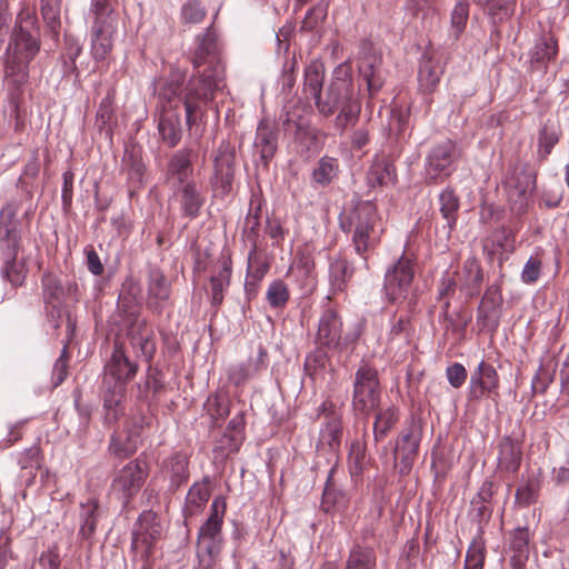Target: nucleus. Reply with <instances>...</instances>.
I'll return each instance as SVG.
<instances>
[{"label": "nucleus", "instance_id": "1", "mask_svg": "<svg viewBox=\"0 0 569 569\" xmlns=\"http://www.w3.org/2000/svg\"><path fill=\"white\" fill-rule=\"evenodd\" d=\"M197 47L191 56L196 72L186 87L182 102L186 109V121L189 128L197 122V112L213 100L217 79L221 71V57L218 37L212 27L196 38Z\"/></svg>", "mask_w": 569, "mask_h": 569}, {"label": "nucleus", "instance_id": "2", "mask_svg": "<svg viewBox=\"0 0 569 569\" xmlns=\"http://www.w3.org/2000/svg\"><path fill=\"white\" fill-rule=\"evenodd\" d=\"M40 50V41L19 24L14 26L4 58V86L9 102L18 110L23 101L24 86L29 80V64Z\"/></svg>", "mask_w": 569, "mask_h": 569}, {"label": "nucleus", "instance_id": "3", "mask_svg": "<svg viewBox=\"0 0 569 569\" xmlns=\"http://www.w3.org/2000/svg\"><path fill=\"white\" fill-rule=\"evenodd\" d=\"M138 370L139 365L129 358L124 343L116 340L112 353L104 365L102 381V400L108 423L116 422L123 415L127 385Z\"/></svg>", "mask_w": 569, "mask_h": 569}, {"label": "nucleus", "instance_id": "4", "mask_svg": "<svg viewBox=\"0 0 569 569\" xmlns=\"http://www.w3.org/2000/svg\"><path fill=\"white\" fill-rule=\"evenodd\" d=\"M339 226L352 234L351 242L361 257L378 247L383 233L377 206L369 200L355 199L347 203L339 216Z\"/></svg>", "mask_w": 569, "mask_h": 569}, {"label": "nucleus", "instance_id": "5", "mask_svg": "<svg viewBox=\"0 0 569 569\" xmlns=\"http://www.w3.org/2000/svg\"><path fill=\"white\" fill-rule=\"evenodd\" d=\"M18 206L6 204L0 212V248L4 260V276L13 286H21L26 274L22 264L17 262L20 249L19 221L16 219Z\"/></svg>", "mask_w": 569, "mask_h": 569}, {"label": "nucleus", "instance_id": "6", "mask_svg": "<svg viewBox=\"0 0 569 569\" xmlns=\"http://www.w3.org/2000/svg\"><path fill=\"white\" fill-rule=\"evenodd\" d=\"M355 97L351 68L347 63L339 64L335 70L326 90L316 97L315 106L325 118L333 116L342 104Z\"/></svg>", "mask_w": 569, "mask_h": 569}, {"label": "nucleus", "instance_id": "7", "mask_svg": "<svg viewBox=\"0 0 569 569\" xmlns=\"http://www.w3.org/2000/svg\"><path fill=\"white\" fill-rule=\"evenodd\" d=\"M355 97L351 68L347 63L339 64L335 70L326 90L316 97L315 106L325 118L333 116L342 104Z\"/></svg>", "mask_w": 569, "mask_h": 569}, {"label": "nucleus", "instance_id": "8", "mask_svg": "<svg viewBox=\"0 0 569 569\" xmlns=\"http://www.w3.org/2000/svg\"><path fill=\"white\" fill-rule=\"evenodd\" d=\"M380 381L375 367L363 363L355 373L352 408L356 412L368 416L380 402Z\"/></svg>", "mask_w": 569, "mask_h": 569}, {"label": "nucleus", "instance_id": "9", "mask_svg": "<svg viewBox=\"0 0 569 569\" xmlns=\"http://www.w3.org/2000/svg\"><path fill=\"white\" fill-rule=\"evenodd\" d=\"M503 186L511 212L518 217L527 213L536 188V174L527 167H516Z\"/></svg>", "mask_w": 569, "mask_h": 569}, {"label": "nucleus", "instance_id": "10", "mask_svg": "<svg viewBox=\"0 0 569 569\" xmlns=\"http://www.w3.org/2000/svg\"><path fill=\"white\" fill-rule=\"evenodd\" d=\"M148 475L147 462L139 459L131 460L114 473L110 493L127 506L141 490Z\"/></svg>", "mask_w": 569, "mask_h": 569}, {"label": "nucleus", "instance_id": "11", "mask_svg": "<svg viewBox=\"0 0 569 569\" xmlns=\"http://www.w3.org/2000/svg\"><path fill=\"white\" fill-rule=\"evenodd\" d=\"M416 259L406 252L385 274V292L390 302H400L408 298L415 279Z\"/></svg>", "mask_w": 569, "mask_h": 569}, {"label": "nucleus", "instance_id": "12", "mask_svg": "<svg viewBox=\"0 0 569 569\" xmlns=\"http://www.w3.org/2000/svg\"><path fill=\"white\" fill-rule=\"evenodd\" d=\"M500 388V378L496 368L481 360L471 372L468 386V400L479 402L485 398H498Z\"/></svg>", "mask_w": 569, "mask_h": 569}, {"label": "nucleus", "instance_id": "13", "mask_svg": "<svg viewBox=\"0 0 569 569\" xmlns=\"http://www.w3.org/2000/svg\"><path fill=\"white\" fill-rule=\"evenodd\" d=\"M343 322L338 311L332 307L323 308L316 335V343L327 350H342L348 337L342 338Z\"/></svg>", "mask_w": 569, "mask_h": 569}, {"label": "nucleus", "instance_id": "14", "mask_svg": "<svg viewBox=\"0 0 569 569\" xmlns=\"http://www.w3.org/2000/svg\"><path fill=\"white\" fill-rule=\"evenodd\" d=\"M455 152L456 143L449 139L431 149L426 164V181L428 184L441 182L451 174Z\"/></svg>", "mask_w": 569, "mask_h": 569}, {"label": "nucleus", "instance_id": "15", "mask_svg": "<svg viewBox=\"0 0 569 569\" xmlns=\"http://www.w3.org/2000/svg\"><path fill=\"white\" fill-rule=\"evenodd\" d=\"M147 518L154 519V515L151 512L144 513L140 517V520L142 521ZM159 537V525H152L149 528H144L141 522L140 528L133 532L131 551L133 553V560H139L142 562V569L151 568L154 546Z\"/></svg>", "mask_w": 569, "mask_h": 569}, {"label": "nucleus", "instance_id": "16", "mask_svg": "<svg viewBox=\"0 0 569 569\" xmlns=\"http://www.w3.org/2000/svg\"><path fill=\"white\" fill-rule=\"evenodd\" d=\"M127 339L136 356L151 363L157 351L156 335L147 320H136L128 326Z\"/></svg>", "mask_w": 569, "mask_h": 569}, {"label": "nucleus", "instance_id": "17", "mask_svg": "<svg viewBox=\"0 0 569 569\" xmlns=\"http://www.w3.org/2000/svg\"><path fill=\"white\" fill-rule=\"evenodd\" d=\"M192 156L193 151L191 149L183 148L177 150L170 157L166 178L171 189L194 181Z\"/></svg>", "mask_w": 569, "mask_h": 569}, {"label": "nucleus", "instance_id": "18", "mask_svg": "<svg viewBox=\"0 0 569 569\" xmlns=\"http://www.w3.org/2000/svg\"><path fill=\"white\" fill-rule=\"evenodd\" d=\"M232 274V257L229 250H222L217 260V270L210 277L211 305L219 308L224 299V291L230 286Z\"/></svg>", "mask_w": 569, "mask_h": 569}, {"label": "nucleus", "instance_id": "19", "mask_svg": "<svg viewBox=\"0 0 569 569\" xmlns=\"http://www.w3.org/2000/svg\"><path fill=\"white\" fill-rule=\"evenodd\" d=\"M117 32V22L100 20L92 24L91 56L96 62L107 60L113 48V36Z\"/></svg>", "mask_w": 569, "mask_h": 569}, {"label": "nucleus", "instance_id": "20", "mask_svg": "<svg viewBox=\"0 0 569 569\" xmlns=\"http://www.w3.org/2000/svg\"><path fill=\"white\" fill-rule=\"evenodd\" d=\"M381 62V57L375 52L371 43L363 42L361 46L359 70L367 81L370 96L376 94L383 84V80L380 76Z\"/></svg>", "mask_w": 569, "mask_h": 569}, {"label": "nucleus", "instance_id": "21", "mask_svg": "<svg viewBox=\"0 0 569 569\" xmlns=\"http://www.w3.org/2000/svg\"><path fill=\"white\" fill-rule=\"evenodd\" d=\"M421 432L416 426L405 429L397 441L396 458L400 460V472L408 473L418 456Z\"/></svg>", "mask_w": 569, "mask_h": 569}, {"label": "nucleus", "instance_id": "22", "mask_svg": "<svg viewBox=\"0 0 569 569\" xmlns=\"http://www.w3.org/2000/svg\"><path fill=\"white\" fill-rule=\"evenodd\" d=\"M443 64L440 56L435 52H425L419 62L418 82L425 93L436 90L443 74Z\"/></svg>", "mask_w": 569, "mask_h": 569}, {"label": "nucleus", "instance_id": "23", "mask_svg": "<svg viewBox=\"0 0 569 569\" xmlns=\"http://www.w3.org/2000/svg\"><path fill=\"white\" fill-rule=\"evenodd\" d=\"M234 149L227 142H222L214 156V179L224 192L231 189L234 176Z\"/></svg>", "mask_w": 569, "mask_h": 569}, {"label": "nucleus", "instance_id": "24", "mask_svg": "<svg viewBox=\"0 0 569 569\" xmlns=\"http://www.w3.org/2000/svg\"><path fill=\"white\" fill-rule=\"evenodd\" d=\"M210 496L211 479L208 476L203 477L200 481H196L189 488L182 510L186 522L202 512Z\"/></svg>", "mask_w": 569, "mask_h": 569}, {"label": "nucleus", "instance_id": "25", "mask_svg": "<svg viewBox=\"0 0 569 569\" xmlns=\"http://www.w3.org/2000/svg\"><path fill=\"white\" fill-rule=\"evenodd\" d=\"M458 288L466 293L468 298L477 296L483 280L480 261L475 258H468L461 269L456 273Z\"/></svg>", "mask_w": 569, "mask_h": 569}, {"label": "nucleus", "instance_id": "26", "mask_svg": "<svg viewBox=\"0 0 569 569\" xmlns=\"http://www.w3.org/2000/svg\"><path fill=\"white\" fill-rule=\"evenodd\" d=\"M161 470L164 477L170 480L169 490L176 491L190 477L189 456L181 451L173 452L163 460Z\"/></svg>", "mask_w": 569, "mask_h": 569}, {"label": "nucleus", "instance_id": "27", "mask_svg": "<svg viewBox=\"0 0 569 569\" xmlns=\"http://www.w3.org/2000/svg\"><path fill=\"white\" fill-rule=\"evenodd\" d=\"M254 147L260 153L264 164H268L278 149V128L273 121L262 119L259 122L256 132Z\"/></svg>", "mask_w": 569, "mask_h": 569}, {"label": "nucleus", "instance_id": "28", "mask_svg": "<svg viewBox=\"0 0 569 569\" xmlns=\"http://www.w3.org/2000/svg\"><path fill=\"white\" fill-rule=\"evenodd\" d=\"M184 76L171 72L158 88L161 111H177L181 101Z\"/></svg>", "mask_w": 569, "mask_h": 569}, {"label": "nucleus", "instance_id": "29", "mask_svg": "<svg viewBox=\"0 0 569 569\" xmlns=\"http://www.w3.org/2000/svg\"><path fill=\"white\" fill-rule=\"evenodd\" d=\"M172 191L173 196L179 199L183 216L194 219L200 214V210L204 203V197L197 188L196 181L181 184L173 188Z\"/></svg>", "mask_w": 569, "mask_h": 569}, {"label": "nucleus", "instance_id": "30", "mask_svg": "<svg viewBox=\"0 0 569 569\" xmlns=\"http://www.w3.org/2000/svg\"><path fill=\"white\" fill-rule=\"evenodd\" d=\"M43 296L47 302L56 306L61 303L66 297H73L78 293V284L73 281L62 282L57 276L47 273L42 278Z\"/></svg>", "mask_w": 569, "mask_h": 569}, {"label": "nucleus", "instance_id": "31", "mask_svg": "<svg viewBox=\"0 0 569 569\" xmlns=\"http://www.w3.org/2000/svg\"><path fill=\"white\" fill-rule=\"evenodd\" d=\"M226 510V498L223 496H217L210 506L208 519L199 529L198 537L222 539V526Z\"/></svg>", "mask_w": 569, "mask_h": 569}, {"label": "nucleus", "instance_id": "32", "mask_svg": "<svg viewBox=\"0 0 569 569\" xmlns=\"http://www.w3.org/2000/svg\"><path fill=\"white\" fill-rule=\"evenodd\" d=\"M343 435V425L341 416H330L323 421L320 429L317 449L328 448L332 453H337L341 446Z\"/></svg>", "mask_w": 569, "mask_h": 569}, {"label": "nucleus", "instance_id": "33", "mask_svg": "<svg viewBox=\"0 0 569 569\" xmlns=\"http://www.w3.org/2000/svg\"><path fill=\"white\" fill-rule=\"evenodd\" d=\"M336 467H332L327 477L326 487L322 493L321 507L326 512H343L349 506V497L346 491L339 489L333 481Z\"/></svg>", "mask_w": 569, "mask_h": 569}, {"label": "nucleus", "instance_id": "34", "mask_svg": "<svg viewBox=\"0 0 569 569\" xmlns=\"http://www.w3.org/2000/svg\"><path fill=\"white\" fill-rule=\"evenodd\" d=\"M122 171L126 172L132 189H139L142 186L146 167L141 152L136 147L126 148L122 158Z\"/></svg>", "mask_w": 569, "mask_h": 569}, {"label": "nucleus", "instance_id": "35", "mask_svg": "<svg viewBox=\"0 0 569 569\" xmlns=\"http://www.w3.org/2000/svg\"><path fill=\"white\" fill-rule=\"evenodd\" d=\"M530 539L528 527H519L510 533L509 548L513 552L511 563L515 569H521L528 560Z\"/></svg>", "mask_w": 569, "mask_h": 569}, {"label": "nucleus", "instance_id": "36", "mask_svg": "<svg viewBox=\"0 0 569 569\" xmlns=\"http://www.w3.org/2000/svg\"><path fill=\"white\" fill-rule=\"evenodd\" d=\"M158 130L163 142L170 147H176L182 136L181 120L177 111H161L158 121Z\"/></svg>", "mask_w": 569, "mask_h": 569}, {"label": "nucleus", "instance_id": "37", "mask_svg": "<svg viewBox=\"0 0 569 569\" xmlns=\"http://www.w3.org/2000/svg\"><path fill=\"white\" fill-rule=\"evenodd\" d=\"M522 459V452L519 443L510 437H505L499 442V466L511 472H516Z\"/></svg>", "mask_w": 569, "mask_h": 569}, {"label": "nucleus", "instance_id": "38", "mask_svg": "<svg viewBox=\"0 0 569 569\" xmlns=\"http://www.w3.org/2000/svg\"><path fill=\"white\" fill-rule=\"evenodd\" d=\"M291 271L300 278L302 289L311 291L316 287L315 262L310 253H298L291 264Z\"/></svg>", "mask_w": 569, "mask_h": 569}, {"label": "nucleus", "instance_id": "39", "mask_svg": "<svg viewBox=\"0 0 569 569\" xmlns=\"http://www.w3.org/2000/svg\"><path fill=\"white\" fill-rule=\"evenodd\" d=\"M558 53V39L552 33H546L535 43L531 50V60L547 66L556 60Z\"/></svg>", "mask_w": 569, "mask_h": 569}, {"label": "nucleus", "instance_id": "40", "mask_svg": "<svg viewBox=\"0 0 569 569\" xmlns=\"http://www.w3.org/2000/svg\"><path fill=\"white\" fill-rule=\"evenodd\" d=\"M325 66L319 60L311 61L305 70L303 91L307 98L315 99L322 92Z\"/></svg>", "mask_w": 569, "mask_h": 569}, {"label": "nucleus", "instance_id": "41", "mask_svg": "<svg viewBox=\"0 0 569 569\" xmlns=\"http://www.w3.org/2000/svg\"><path fill=\"white\" fill-rule=\"evenodd\" d=\"M343 569H377V555L370 547L356 545L349 551Z\"/></svg>", "mask_w": 569, "mask_h": 569}, {"label": "nucleus", "instance_id": "42", "mask_svg": "<svg viewBox=\"0 0 569 569\" xmlns=\"http://www.w3.org/2000/svg\"><path fill=\"white\" fill-rule=\"evenodd\" d=\"M41 460L39 447L33 446L21 453L19 458L20 478L24 480L26 486H31L34 482L37 472L41 468Z\"/></svg>", "mask_w": 569, "mask_h": 569}, {"label": "nucleus", "instance_id": "43", "mask_svg": "<svg viewBox=\"0 0 569 569\" xmlns=\"http://www.w3.org/2000/svg\"><path fill=\"white\" fill-rule=\"evenodd\" d=\"M399 421V410L395 406L386 409H380L376 415L373 422V439L376 442H381L388 436L389 431Z\"/></svg>", "mask_w": 569, "mask_h": 569}, {"label": "nucleus", "instance_id": "44", "mask_svg": "<svg viewBox=\"0 0 569 569\" xmlns=\"http://www.w3.org/2000/svg\"><path fill=\"white\" fill-rule=\"evenodd\" d=\"M541 489V481L538 477L531 476L521 482L516 489L515 503L520 508L529 507L538 501Z\"/></svg>", "mask_w": 569, "mask_h": 569}, {"label": "nucleus", "instance_id": "45", "mask_svg": "<svg viewBox=\"0 0 569 569\" xmlns=\"http://www.w3.org/2000/svg\"><path fill=\"white\" fill-rule=\"evenodd\" d=\"M415 332L411 318L408 315L395 313L390 319V329L388 331V340L402 341L409 343Z\"/></svg>", "mask_w": 569, "mask_h": 569}, {"label": "nucleus", "instance_id": "46", "mask_svg": "<svg viewBox=\"0 0 569 569\" xmlns=\"http://www.w3.org/2000/svg\"><path fill=\"white\" fill-rule=\"evenodd\" d=\"M222 539L197 537V557L200 563L212 567L221 551Z\"/></svg>", "mask_w": 569, "mask_h": 569}, {"label": "nucleus", "instance_id": "47", "mask_svg": "<svg viewBox=\"0 0 569 569\" xmlns=\"http://www.w3.org/2000/svg\"><path fill=\"white\" fill-rule=\"evenodd\" d=\"M559 136V126L552 120H547L538 137L539 153L543 159L551 153L553 147L558 143Z\"/></svg>", "mask_w": 569, "mask_h": 569}, {"label": "nucleus", "instance_id": "48", "mask_svg": "<svg viewBox=\"0 0 569 569\" xmlns=\"http://www.w3.org/2000/svg\"><path fill=\"white\" fill-rule=\"evenodd\" d=\"M367 443L365 439H356L350 443L348 468L351 477H359L366 466Z\"/></svg>", "mask_w": 569, "mask_h": 569}, {"label": "nucleus", "instance_id": "49", "mask_svg": "<svg viewBox=\"0 0 569 569\" xmlns=\"http://www.w3.org/2000/svg\"><path fill=\"white\" fill-rule=\"evenodd\" d=\"M556 373V362L552 359L542 361L531 381L533 393H546L549 386L553 382Z\"/></svg>", "mask_w": 569, "mask_h": 569}, {"label": "nucleus", "instance_id": "50", "mask_svg": "<svg viewBox=\"0 0 569 569\" xmlns=\"http://www.w3.org/2000/svg\"><path fill=\"white\" fill-rule=\"evenodd\" d=\"M148 365L149 367L146 373V379L143 382L138 385V397L140 399H148L150 392L153 396H158L164 389L161 371L158 368L152 367L151 363Z\"/></svg>", "mask_w": 569, "mask_h": 569}, {"label": "nucleus", "instance_id": "51", "mask_svg": "<svg viewBox=\"0 0 569 569\" xmlns=\"http://www.w3.org/2000/svg\"><path fill=\"white\" fill-rule=\"evenodd\" d=\"M353 270L342 257L335 258L330 263V280L335 291H343Z\"/></svg>", "mask_w": 569, "mask_h": 569}, {"label": "nucleus", "instance_id": "52", "mask_svg": "<svg viewBox=\"0 0 569 569\" xmlns=\"http://www.w3.org/2000/svg\"><path fill=\"white\" fill-rule=\"evenodd\" d=\"M396 180V172L392 166L385 162L373 163L367 173V183L370 188L386 186L393 183Z\"/></svg>", "mask_w": 569, "mask_h": 569}, {"label": "nucleus", "instance_id": "53", "mask_svg": "<svg viewBox=\"0 0 569 569\" xmlns=\"http://www.w3.org/2000/svg\"><path fill=\"white\" fill-rule=\"evenodd\" d=\"M440 212L442 217L448 221L450 228L457 222L458 210H459V198L453 189L447 188L439 196Z\"/></svg>", "mask_w": 569, "mask_h": 569}, {"label": "nucleus", "instance_id": "54", "mask_svg": "<svg viewBox=\"0 0 569 569\" xmlns=\"http://www.w3.org/2000/svg\"><path fill=\"white\" fill-rule=\"evenodd\" d=\"M60 0H41L40 10L42 18L54 38L60 33Z\"/></svg>", "mask_w": 569, "mask_h": 569}, {"label": "nucleus", "instance_id": "55", "mask_svg": "<svg viewBox=\"0 0 569 569\" xmlns=\"http://www.w3.org/2000/svg\"><path fill=\"white\" fill-rule=\"evenodd\" d=\"M339 113L335 119V127L341 131H345L348 126H355L358 121L361 104L357 98L351 99L346 104H342L339 109Z\"/></svg>", "mask_w": 569, "mask_h": 569}, {"label": "nucleus", "instance_id": "56", "mask_svg": "<svg viewBox=\"0 0 569 569\" xmlns=\"http://www.w3.org/2000/svg\"><path fill=\"white\" fill-rule=\"evenodd\" d=\"M502 305V296L499 287L490 286L485 291V295L481 299L480 306L478 308V318L479 319H488L492 313H495Z\"/></svg>", "mask_w": 569, "mask_h": 569}, {"label": "nucleus", "instance_id": "57", "mask_svg": "<svg viewBox=\"0 0 569 569\" xmlns=\"http://www.w3.org/2000/svg\"><path fill=\"white\" fill-rule=\"evenodd\" d=\"M98 501L90 500L86 506H83L82 513V523L79 529V536L83 540H90L97 528L98 522Z\"/></svg>", "mask_w": 569, "mask_h": 569}, {"label": "nucleus", "instance_id": "58", "mask_svg": "<svg viewBox=\"0 0 569 569\" xmlns=\"http://www.w3.org/2000/svg\"><path fill=\"white\" fill-rule=\"evenodd\" d=\"M338 169V159L325 156L313 169L312 178L319 184H328L337 176Z\"/></svg>", "mask_w": 569, "mask_h": 569}, {"label": "nucleus", "instance_id": "59", "mask_svg": "<svg viewBox=\"0 0 569 569\" xmlns=\"http://www.w3.org/2000/svg\"><path fill=\"white\" fill-rule=\"evenodd\" d=\"M289 298V288L284 281L277 279L270 282L266 292V299L272 309H283Z\"/></svg>", "mask_w": 569, "mask_h": 569}, {"label": "nucleus", "instance_id": "60", "mask_svg": "<svg viewBox=\"0 0 569 569\" xmlns=\"http://www.w3.org/2000/svg\"><path fill=\"white\" fill-rule=\"evenodd\" d=\"M270 270V262L257 250L256 244L248 254L247 276L263 279Z\"/></svg>", "mask_w": 569, "mask_h": 569}, {"label": "nucleus", "instance_id": "61", "mask_svg": "<svg viewBox=\"0 0 569 569\" xmlns=\"http://www.w3.org/2000/svg\"><path fill=\"white\" fill-rule=\"evenodd\" d=\"M486 555L482 539H473L467 550L463 569H483Z\"/></svg>", "mask_w": 569, "mask_h": 569}, {"label": "nucleus", "instance_id": "62", "mask_svg": "<svg viewBox=\"0 0 569 569\" xmlns=\"http://www.w3.org/2000/svg\"><path fill=\"white\" fill-rule=\"evenodd\" d=\"M138 449L137 439L130 436L122 438L119 436H113L111 438L109 450L111 455L119 459H124L132 456Z\"/></svg>", "mask_w": 569, "mask_h": 569}, {"label": "nucleus", "instance_id": "63", "mask_svg": "<svg viewBox=\"0 0 569 569\" xmlns=\"http://www.w3.org/2000/svg\"><path fill=\"white\" fill-rule=\"evenodd\" d=\"M492 242L505 253L515 251L516 231L507 226H501L492 232Z\"/></svg>", "mask_w": 569, "mask_h": 569}, {"label": "nucleus", "instance_id": "64", "mask_svg": "<svg viewBox=\"0 0 569 569\" xmlns=\"http://www.w3.org/2000/svg\"><path fill=\"white\" fill-rule=\"evenodd\" d=\"M148 295L150 298L157 300H167L170 295V289L167 283L166 277L159 271H152L149 277Z\"/></svg>", "mask_w": 569, "mask_h": 569}]
</instances>
